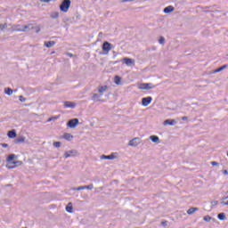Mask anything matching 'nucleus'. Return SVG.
<instances>
[{"label": "nucleus", "mask_w": 228, "mask_h": 228, "mask_svg": "<svg viewBox=\"0 0 228 228\" xmlns=\"http://www.w3.org/2000/svg\"><path fill=\"white\" fill-rule=\"evenodd\" d=\"M69 8H70V0H63V2L60 5L61 12H64L65 13H67Z\"/></svg>", "instance_id": "obj_1"}, {"label": "nucleus", "mask_w": 228, "mask_h": 228, "mask_svg": "<svg viewBox=\"0 0 228 228\" xmlns=\"http://www.w3.org/2000/svg\"><path fill=\"white\" fill-rule=\"evenodd\" d=\"M9 26L11 28L8 29V31H11V33H13V32L23 33V25H12V24H9Z\"/></svg>", "instance_id": "obj_2"}, {"label": "nucleus", "mask_w": 228, "mask_h": 228, "mask_svg": "<svg viewBox=\"0 0 228 228\" xmlns=\"http://www.w3.org/2000/svg\"><path fill=\"white\" fill-rule=\"evenodd\" d=\"M142 143V138L134 137L128 142L129 147H138Z\"/></svg>", "instance_id": "obj_3"}, {"label": "nucleus", "mask_w": 228, "mask_h": 228, "mask_svg": "<svg viewBox=\"0 0 228 228\" xmlns=\"http://www.w3.org/2000/svg\"><path fill=\"white\" fill-rule=\"evenodd\" d=\"M102 49L103 51V54H109L110 51H111V44L108 41H105L102 46Z\"/></svg>", "instance_id": "obj_4"}, {"label": "nucleus", "mask_w": 228, "mask_h": 228, "mask_svg": "<svg viewBox=\"0 0 228 228\" xmlns=\"http://www.w3.org/2000/svg\"><path fill=\"white\" fill-rule=\"evenodd\" d=\"M154 88V85L151 83H142L138 85L139 90H152Z\"/></svg>", "instance_id": "obj_5"}, {"label": "nucleus", "mask_w": 228, "mask_h": 228, "mask_svg": "<svg viewBox=\"0 0 228 228\" xmlns=\"http://www.w3.org/2000/svg\"><path fill=\"white\" fill-rule=\"evenodd\" d=\"M77 126H79V119L77 118L70 119L67 123V127H69L70 129H74L75 127H77Z\"/></svg>", "instance_id": "obj_6"}, {"label": "nucleus", "mask_w": 228, "mask_h": 228, "mask_svg": "<svg viewBox=\"0 0 228 228\" xmlns=\"http://www.w3.org/2000/svg\"><path fill=\"white\" fill-rule=\"evenodd\" d=\"M21 165H22V161L20 160L7 162L6 168L10 170L12 168H16V167H20Z\"/></svg>", "instance_id": "obj_7"}, {"label": "nucleus", "mask_w": 228, "mask_h": 228, "mask_svg": "<svg viewBox=\"0 0 228 228\" xmlns=\"http://www.w3.org/2000/svg\"><path fill=\"white\" fill-rule=\"evenodd\" d=\"M118 158V154L117 153H111L110 155H102L100 157V159H109V160H113L117 159Z\"/></svg>", "instance_id": "obj_8"}, {"label": "nucleus", "mask_w": 228, "mask_h": 228, "mask_svg": "<svg viewBox=\"0 0 228 228\" xmlns=\"http://www.w3.org/2000/svg\"><path fill=\"white\" fill-rule=\"evenodd\" d=\"M123 63H126L127 67H134L135 61L134 59L125 57L123 59Z\"/></svg>", "instance_id": "obj_9"}, {"label": "nucleus", "mask_w": 228, "mask_h": 228, "mask_svg": "<svg viewBox=\"0 0 228 228\" xmlns=\"http://www.w3.org/2000/svg\"><path fill=\"white\" fill-rule=\"evenodd\" d=\"M108 90V86H99L97 87V92L98 94L102 97L104 95V94H106Z\"/></svg>", "instance_id": "obj_10"}, {"label": "nucleus", "mask_w": 228, "mask_h": 228, "mask_svg": "<svg viewBox=\"0 0 228 228\" xmlns=\"http://www.w3.org/2000/svg\"><path fill=\"white\" fill-rule=\"evenodd\" d=\"M75 156H77V151L76 150L65 151L64 153V158H74Z\"/></svg>", "instance_id": "obj_11"}, {"label": "nucleus", "mask_w": 228, "mask_h": 228, "mask_svg": "<svg viewBox=\"0 0 228 228\" xmlns=\"http://www.w3.org/2000/svg\"><path fill=\"white\" fill-rule=\"evenodd\" d=\"M151 102H152V97H151V96H148V97H145V98L142 99V104L144 107L149 106V104H151Z\"/></svg>", "instance_id": "obj_12"}, {"label": "nucleus", "mask_w": 228, "mask_h": 228, "mask_svg": "<svg viewBox=\"0 0 228 228\" xmlns=\"http://www.w3.org/2000/svg\"><path fill=\"white\" fill-rule=\"evenodd\" d=\"M177 124V121L175 119H166L163 122V126H175Z\"/></svg>", "instance_id": "obj_13"}, {"label": "nucleus", "mask_w": 228, "mask_h": 228, "mask_svg": "<svg viewBox=\"0 0 228 228\" xmlns=\"http://www.w3.org/2000/svg\"><path fill=\"white\" fill-rule=\"evenodd\" d=\"M34 28V24L29 23L28 25H23V33H28V31H30V29Z\"/></svg>", "instance_id": "obj_14"}, {"label": "nucleus", "mask_w": 228, "mask_h": 228, "mask_svg": "<svg viewBox=\"0 0 228 228\" xmlns=\"http://www.w3.org/2000/svg\"><path fill=\"white\" fill-rule=\"evenodd\" d=\"M101 97L102 96L100 94L94 93L93 94L92 101H94V102H99V101H101Z\"/></svg>", "instance_id": "obj_15"}, {"label": "nucleus", "mask_w": 228, "mask_h": 228, "mask_svg": "<svg viewBox=\"0 0 228 228\" xmlns=\"http://www.w3.org/2000/svg\"><path fill=\"white\" fill-rule=\"evenodd\" d=\"M77 104L74 102H64V108H76Z\"/></svg>", "instance_id": "obj_16"}, {"label": "nucleus", "mask_w": 228, "mask_h": 228, "mask_svg": "<svg viewBox=\"0 0 228 228\" xmlns=\"http://www.w3.org/2000/svg\"><path fill=\"white\" fill-rule=\"evenodd\" d=\"M45 47H47L48 49L51 47H54L56 45V42L54 41H48L44 43Z\"/></svg>", "instance_id": "obj_17"}, {"label": "nucleus", "mask_w": 228, "mask_h": 228, "mask_svg": "<svg viewBox=\"0 0 228 228\" xmlns=\"http://www.w3.org/2000/svg\"><path fill=\"white\" fill-rule=\"evenodd\" d=\"M175 10V8H174V6L169 5L166 8H164V13H172V12H174Z\"/></svg>", "instance_id": "obj_18"}, {"label": "nucleus", "mask_w": 228, "mask_h": 228, "mask_svg": "<svg viewBox=\"0 0 228 228\" xmlns=\"http://www.w3.org/2000/svg\"><path fill=\"white\" fill-rule=\"evenodd\" d=\"M9 138H17V132L15 130H11L7 133Z\"/></svg>", "instance_id": "obj_19"}, {"label": "nucleus", "mask_w": 228, "mask_h": 228, "mask_svg": "<svg viewBox=\"0 0 228 228\" xmlns=\"http://www.w3.org/2000/svg\"><path fill=\"white\" fill-rule=\"evenodd\" d=\"M66 211L68 213H74V207L72 206V202L68 203L66 207Z\"/></svg>", "instance_id": "obj_20"}, {"label": "nucleus", "mask_w": 228, "mask_h": 228, "mask_svg": "<svg viewBox=\"0 0 228 228\" xmlns=\"http://www.w3.org/2000/svg\"><path fill=\"white\" fill-rule=\"evenodd\" d=\"M150 140L153 142V143H159V137L158 135H151L150 136Z\"/></svg>", "instance_id": "obj_21"}, {"label": "nucleus", "mask_w": 228, "mask_h": 228, "mask_svg": "<svg viewBox=\"0 0 228 228\" xmlns=\"http://www.w3.org/2000/svg\"><path fill=\"white\" fill-rule=\"evenodd\" d=\"M114 83L115 85H122V77H120L119 76H115L114 77Z\"/></svg>", "instance_id": "obj_22"}, {"label": "nucleus", "mask_w": 228, "mask_h": 228, "mask_svg": "<svg viewBox=\"0 0 228 228\" xmlns=\"http://www.w3.org/2000/svg\"><path fill=\"white\" fill-rule=\"evenodd\" d=\"M62 138H64V140H68V142H70L74 138V135L71 134H64Z\"/></svg>", "instance_id": "obj_23"}, {"label": "nucleus", "mask_w": 228, "mask_h": 228, "mask_svg": "<svg viewBox=\"0 0 228 228\" xmlns=\"http://www.w3.org/2000/svg\"><path fill=\"white\" fill-rule=\"evenodd\" d=\"M14 159H17V155L11 154L7 157L6 161L7 162H13Z\"/></svg>", "instance_id": "obj_24"}, {"label": "nucleus", "mask_w": 228, "mask_h": 228, "mask_svg": "<svg viewBox=\"0 0 228 228\" xmlns=\"http://www.w3.org/2000/svg\"><path fill=\"white\" fill-rule=\"evenodd\" d=\"M196 211H199V208H190L187 210V215H193V213H196Z\"/></svg>", "instance_id": "obj_25"}, {"label": "nucleus", "mask_w": 228, "mask_h": 228, "mask_svg": "<svg viewBox=\"0 0 228 228\" xmlns=\"http://www.w3.org/2000/svg\"><path fill=\"white\" fill-rule=\"evenodd\" d=\"M222 70H224V69H223L222 67H220V68H218L216 69H214L212 71H208L207 74H208V76H211V74H216V72H222Z\"/></svg>", "instance_id": "obj_26"}, {"label": "nucleus", "mask_w": 228, "mask_h": 228, "mask_svg": "<svg viewBox=\"0 0 228 228\" xmlns=\"http://www.w3.org/2000/svg\"><path fill=\"white\" fill-rule=\"evenodd\" d=\"M221 206H228V196L222 198Z\"/></svg>", "instance_id": "obj_27"}, {"label": "nucleus", "mask_w": 228, "mask_h": 228, "mask_svg": "<svg viewBox=\"0 0 228 228\" xmlns=\"http://www.w3.org/2000/svg\"><path fill=\"white\" fill-rule=\"evenodd\" d=\"M26 142V137L24 136H20L16 139V143H24Z\"/></svg>", "instance_id": "obj_28"}, {"label": "nucleus", "mask_w": 228, "mask_h": 228, "mask_svg": "<svg viewBox=\"0 0 228 228\" xmlns=\"http://www.w3.org/2000/svg\"><path fill=\"white\" fill-rule=\"evenodd\" d=\"M218 220H227V216H225V213H220L217 215Z\"/></svg>", "instance_id": "obj_29"}, {"label": "nucleus", "mask_w": 228, "mask_h": 228, "mask_svg": "<svg viewBox=\"0 0 228 228\" xmlns=\"http://www.w3.org/2000/svg\"><path fill=\"white\" fill-rule=\"evenodd\" d=\"M50 17H51V19H58V17H60V12H53L50 14Z\"/></svg>", "instance_id": "obj_30"}, {"label": "nucleus", "mask_w": 228, "mask_h": 228, "mask_svg": "<svg viewBox=\"0 0 228 228\" xmlns=\"http://www.w3.org/2000/svg\"><path fill=\"white\" fill-rule=\"evenodd\" d=\"M4 94H6V95H12L13 94V90H12V88H10V87H6L4 89Z\"/></svg>", "instance_id": "obj_31"}, {"label": "nucleus", "mask_w": 228, "mask_h": 228, "mask_svg": "<svg viewBox=\"0 0 228 228\" xmlns=\"http://www.w3.org/2000/svg\"><path fill=\"white\" fill-rule=\"evenodd\" d=\"M36 33H40V31H42V28H40L39 25L34 24V28Z\"/></svg>", "instance_id": "obj_32"}, {"label": "nucleus", "mask_w": 228, "mask_h": 228, "mask_svg": "<svg viewBox=\"0 0 228 228\" xmlns=\"http://www.w3.org/2000/svg\"><path fill=\"white\" fill-rule=\"evenodd\" d=\"M203 220H204V222H211V220H215V218H213V217H211L209 216H205L203 217Z\"/></svg>", "instance_id": "obj_33"}, {"label": "nucleus", "mask_w": 228, "mask_h": 228, "mask_svg": "<svg viewBox=\"0 0 228 228\" xmlns=\"http://www.w3.org/2000/svg\"><path fill=\"white\" fill-rule=\"evenodd\" d=\"M85 190H94V183H91L89 185H84Z\"/></svg>", "instance_id": "obj_34"}, {"label": "nucleus", "mask_w": 228, "mask_h": 228, "mask_svg": "<svg viewBox=\"0 0 228 228\" xmlns=\"http://www.w3.org/2000/svg\"><path fill=\"white\" fill-rule=\"evenodd\" d=\"M8 26L6 23L5 24H0V31H4V29H6V28H8Z\"/></svg>", "instance_id": "obj_35"}, {"label": "nucleus", "mask_w": 228, "mask_h": 228, "mask_svg": "<svg viewBox=\"0 0 228 228\" xmlns=\"http://www.w3.org/2000/svg\"><path fill=\"white\" fill-rule=\"evenodd\" d=\"M53 147H56V149H60V147H61V142H53Z\"/></svg>", "instance_id": "obj_36"}, {"label": "nucleus", "mask_w": 228, "mask_h": 228, "mask_svg": "<svg viewBox=\"0 0 228 228\" xmlns=\"http://www.w3.org/2000/svg\"><path fill=\"white\" fill-rule=\"evenodd\" d=\"M210 204H211V208H215L218 206V200H213L210 202Z\"/></svg>", "instance_id": "obj_37"}, {"label": "nucleus", "mask_w": 228, "mask_h": 228, "mask_svg": "<svg viewBox=\"0 0 228 228\" xmlns=\"http://www.w3.org/2000/svg\"><path fill=\"white\" fill-rule=\"evenodd\" d=\"M159 44L163 45V44H165V37H160L159 40Z\"/></svg>", "instance_id": "obj_38"}, {"label": "nucleus", "mask_w": 228, "mask_h": 228, "mask_svg": "<svg viewBox=\"0 0 228 228\" xmlns=\"http://www.w3.org/2000/svg\"><path fill=\"white\" fill-rule=\"evenodd\" d=\"M19 101H20V102H26V98H24V96L20 95V96H19Z\"/></svg>", "instance_id": "obj_39"}, {"label": "nucleus", "mask_w": 228, "mask_h": 228, "mask_svg": "<svg viewBox=\"0 0 228 228\" xmlns=\"http://www.w3.org/2000/svg\"><path fill=\"white\" fill-rule=\"evenodd\" d=\"M211 165H212V167H219L220 164L216 161H212Z\"/></svg>", "instance_id": "obj_40"}, {"label": "nucleus", "mask_w": 228, "mask_h": 228, "mask_svg": "<svg viewBox=\"0 0 228 228\" xmlns=\"http://www.w3.org/2000/svg\"><path fill=\"white\" fill-rule=\"evenodd\" d=\"M160 224H161L162 227H167V225H168V222H167V221H162Z\"/></svg>", "instance_id": "obj_41"}, {"label": "nucleus", "mask_w": 228, "mask_h": 228, "mask_svg": "<svg viewBox=\"0 0 228 228\" xmlns=\"http://www.w3.org/2000/svg\"><path fill=\"white\" fill-rule=\"evenodd\" d=\"M57 118H58V117L49 118L47 119V122H51V121H53V120H56Z\"/></svg>", "instance_id": "obj_42"}, {"label": "nucleus", "mask_w": 228, "mask_h": 228, "mask_svg": "<svg viewBox=\"0 0 228 228\" xmlns=\"http://www.w3.org/2000/svg\"><path fill=\"white\" fill-rule=\"evenodd\" d=\"M81 190H85V185L77 188V191H81Z\"/></svg>", "instance_id": "obj_43"}, {"label": "nucleus", "mask_w": 228, "mask_h": 228, "mask_svg": "<svg viewBox=\"0 0 228 228\" xmlns=\"http://www.w3.org/2000/svg\"><path fill=\"white\" fill-rule=\"evenodd\" d=\"M134 0H121V3H133Z\"/></svg>", "instance_id": "obj_44"}, {"label": "nucleus", "mask_w": 228, "mask_h": 228, "mask_svg": "<svg viewBox=\"0 0 228 228\" xmlns=\"http://www.w3.org/2000/svg\"><path fill=\"white\" fill-rule=\"evenodd\" d=\"M53 0H40V3H51Z\"/></svg>", "instance_id": "obj_45"}, {"label": "nucleus", "mask_w": 228, "mask_h": 228, "mask_svg": "<svg viewBox=\"0 0 228 228\" xmlns=\"http://www.w3.org/2000/svg\"><path fill=\"white\" fill-rule=\"evenodd\" d=\"M2 147H4V149H6V147H8L7 143H2Z\"/></svg>", "instance_id": "obj_46"}, {"label": "nucleus", "mask_w": 228, "mask_h": 228, "mask_svg": "<svg viewBox=\"0 0 228 228\" xmlns=\"http://www.w3.org/2000/svg\"><path fill=\"white\" fill-rule=\"evenodd\" d=\"M223 174L224 175H228V171L227 170H223Z\"/></svg>", "instance_id": "obj_47"}, {"label": "nucleus", "mask_w": 228, "mask_h": 228, "mask_svg": "<svg viewBox=\"0 0 228 228\" xmlns=\"http://www.w3.org/2000/svg\"><path fill=\"white\" fill-rule=\"evenodd\" d=\"M71 190L72 191H77V187H72Z\"/></svg>", "instance_id": "obj_48"}, {"label": "nucleus", "mask_w": 228, "mask_h": 228, "mask_svg": "<svg viewBox=\"0 0 228 228\" xmlns=\"http://www.w3.org/2000/svg\"><path fill=\"white\" fill-rule=\"evenodd\" d=\"M182 120H188V117L183 116V117L182 118Z\"/></svg>", "instance_id": "obj_49"}, {"label": "nucleus", "mask_w": 228, "mask_h": 228, "mask_svg": "<svg viewBox=\"0 0 228 228\" xmlns=\"http://www.w3.org/2000/svg\"><path fill=\"white\" fill-rule=\"evenodd\" d=\"M227 67V65H223L221 66V68L223 69V70H225V68Z\"/></svg>", "instance_id": "obj_50"}, {"label": "nucleus", "mask_w": 228, "mask_h": 228, "mask_svg": "<svg viewBox=\"0 0 228 228\" xmlns=\"http://www.w3.org/2000/svg\"><path fill=\"white\" fill-rule=\"evenodd\" d=\"M69 56H72V54L69 53Z\"/></svg>", "instance_id": "obj_51"}, {"label": "nucleus", "mask_w": 228, "mask_h": 228, "mask_svg": "<svg viewBox=\"0 0 228 228\" xmlns=\"http://www.w3.org/2000/svg\"><path fill=\"white\" fill-rule=\"evenodd\" d=\"M0 163H1V160H0Z\"/></svg>", "instance_id": "obj_52"}]
</instances>
